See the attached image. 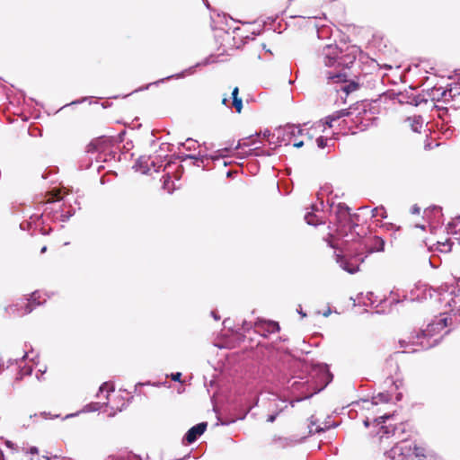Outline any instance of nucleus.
Returning <instances> with one entry per match:
<instances>
[{"label":"nucleus","instance_id":"obj_1","mask_svg":"<svg viewBox=\"0 0 460 460\" xmlns=\"http://www.w3.org/2000/svg\"><path fill=\"white\" fill-rule=\"evenodd\" d=\"M385 242L378 236H369L358 244L354 253L349 252L344 256L337 255V262L341 268L350 274L359 270V266L364 262L368 254L384 251Z\"/></svg>","mask_w":460,"mask_h":460},{"label":"nucleus","instance_id":"obj_2","mask_svg":"<svg viewBox=\"0 0 460 460\" xmlns=\"http://www.w3.org/2000/svg\"><path fill=\"white\" fill-rule=\"evenodd\" d=\"M341 50L336 44H328L323 48L319 54V60L327 68H333V71L326 69L323 72L328 84L346 82L347 75L342 72L344 66Z\"/></svg>","mask_w":460,"mask_h":460},{"label":"nucleus","instance_id":"obj_3","mask_svg":"<svg viewBox=\"0 0 460 460\" xmlns=\"http://www.w3.org/2000/svg\"><path fill=\"white\" fill-rule=\"evenodd\" d=\"M389 460H440L432 452L418 447L413 442L404 440L385 453Z\"/></svg>","mask_w":460,"mask_h":460},{"label":"nucleus","instance_id":"obj_4","mask_svg":"<svg viewBox=\"0 0 460 460\" xmlns=\"http://www.w3.org/2000/svg\"><path fill=\"white\" fill-rule=\"evenodd\" d=\"M277 139L280 144L293 145L295 147H301L304 146L303 140H298L297 137L303 135V130L296 125H286L276 130Z\"/></svg>","mask_w":460,"mask_h":460},{"label":"nucleus","instance_id":"obj_5","mask_svg":"<svg viewBox=\"0 0 460 460\" xmlns=\"http://www.w3.org/2000/svg\"><path fill=\"white\" fill-rule=\"evenodd\" d=\"M448 320L451 321V318L447 316V312H444L432 321V323L428 324L427 328L422 331V336L431 337L440 332L448 326Z\"/></svg>","mask_w":460,"mask_h":460},{"label":"nucleus","instance_id":"obj_6","mask_svg":"<svg viewBox=\"0 0 460 460\" xmlns=\"http://www.w3.org/2000/svg\"><path fill=\"white\" fill-rule=\"evenodd\" d=\"M40 292H34L31 296V299H28V302L25 304L24 309L18 308V305H12L7 308L8 311H10L13 314L22 316L24 314H27L31 313L34 305H40L42 302L40 300Z\"/></svg>","mask_w":460,"mask_h":460},{"label":"nucleus","instance_id":"obj_7","mask_svg":"<svg viewBox=\"0 0 460 460\" xmlns=\"http://www.w3.org/2000/svg\"><path fill=\"white\" fill-rule=\"evenodd\" d=\"M206 429L207 422H200L193 426L187 431L185 435V439L187 440L188 443H193L194 441H196L198 437H199L205 432Z\"/></svg>","mask_w":460,"mask_h":460},{"label":"nucleus","instance_id":"obj_8","mask_svg":"<svg viewBox=\"0 0 460 460\" xmlns=\"http://www.w3.org/2000/svg\"><path fill=\"white\" fill-rule=\"evenodd\" d=\"M447 232L455 237L450 238L447 241V244H443L444 246H448V250L451 249L450 243H453V239L460 240V215L455 217L447 226Z\"/></svg>","mask_w":460,"mask_h":460},{"label":"nucleus","instance_id":"obj_9","mask_svg":"<svg viewBox=\"0 0 460 460\" xmlns=\"http://www.w3.org/2000/svg\"><path fill=\"white\" fill-rule=\"evenodd\" d=\"M454 293H455V288H453V290L450 291L449 293H447V292L441 293L440 294L441 296H440L439 300L441 302H445L446 305L450 307L452 311L457 307V313H459V315H460V305L457 306L458 301L456 299V296H453Z\"/></svg>","mask_w":460,"mask_h":460},{"label":"nucleus","instance_id":"obj_10","mask_svg":"<svg viewBox=\"0 0 460 460\" xmlns=\"http://www.w3.org/2000/svg\"><path fill=\"white\" fill-rule=\"evenodd\" d=\"M150 164V156H140L136 162L134 168L137 171L141 172L142 173H149L151 172Z\"/></svg>","mask_w":460,"mask_h":460},{"label":"nucleus","instance_id":"obj_11","mask_svg":"<svg viewBox=\"0 0 460 460\" xmlns=\"http://www.w3.org/2000/svg\"><path fill=\"white\" fill-rule=\"evenodd\" d=\"M336 217L341 225H345L349 220V208L346 205L339 204L337 206Z\"/></svg>","mask_w":460,"mask_h":460},{"label":"nucleus","instance_id":"obj_12","mask_svg":"<svg viewBox=\"0 0 460 460\" xmlns=\"http://www.w3.org/2000/svg\"><path fill=\"white\" fill-rule=\"evenodd\" d=\"M407 121L409 122L411 128L414 132H420L424 124V119L420 115H414L412 117H410L407 119Z\"/></svg>","mask_w":460,"mask_h":460},{"label":"nucleus","instance_id":"obj_13","mask_svg":"<svg viewBox=\"0 0 460 460\" xmlns=\"http://www.w3.org/2000/svg\"><path fill=\"white\" fill-rule=\"evenodd\" d=\"M107 142H109V140L105 138L95 139L88 146V151L92 152L95 150L96 152H102L105 150Z\"/></svg>","mask_w":460,"mask_h":460},{"label":"nucleus","instance_id":"obj_14","mask_svg":"<svg viewBox=\"0 0 460 460\" xmlns=\"http://www.w3.org/2000/svg\"><path fill=\"white\" fill-rule=\"evenodd\" d=\"M348 115V112L346 111V110H341V111H336L331 115H329L328 117H326L325 119V124L329 127V128H332L333 127V122L340 119L341 118L344 117Z\"/></svg>","mask_w":460,"mask_h":460},{"label":"nucleus","instance_id":"obj_15","mask_svg":"<svg viewBox=\"0 0 460 460\" xmlns=\"http://www.w3.org/2000/svg\"><path fill=\"white\" fill-rule=\"evenodd\" d=\"M107 460H140L137 456L128 453H122L109 456Z\"/></svg>","mask_w":460,"mask_h":460},{"label":"nucleus","instance_id":"obj_16","mask_svg":"<svg viewBox=\"0 0 460 460\" xmlns=\"http://www.w3.org/2000/svg\"><path fill=\"white\" fill-rule=\"evenodd\" d=\"M108 402L100 403V402H92L89 404H86L84 409L83 412H91V411H96L102 409V405H107Z\"/></svg>","mask_w":460,"mask_h":460},{"label":"nucleus","instance_id":"obj_17","mask_svg":"<svg viewBox=\"0 0 460 460\" xmlns=\"http://www.w3.org/2000/svg\"><path fill=\"white\" fill-rule=\"evenodd\" d=\"M305 220L308 225L311 226H317L318 224L322 223L318 217L311 212H308L305 215Z\"/></svg>","mask_w":460,"mask_h":460},{"label":"nucleus","instance_id":"obj_18","mask_svg":"<svg viewBox=\"0 0 460 460\" xmlns=\"http://www.w3.org/2000/svg\"><path fill=\"white\" fill-rule=\"evenodd\" d=\"M390 400V394L387 393H379L376 396L372 398L373 404H378L379 402H387Z\"/></svg>","mask_w":460,"mask_h":460},{"label":"nucleus","instance_id":"obj_19","mask_svg":"<svg viewBox=\"0 0 460 460\" xmlns=\"http://www.w3.org/2000/svg\"><path fill=\"white\" fill-rule=\"evenodd\" d=\"M181 146L187 150H195L199 146V144L196 140L188 138L184 143L181 144Z\"/></svg>","mask_w":460,"mask_h":460},{"label":"nucleus","instance_id":"obj_20","mask_svg":"<svg viewBox=\"0 0 460 460\" xmlns=\"http://www.w3.org/2000/svg\"><path fill=\"white\" fill-rule=\"evenodd\" d=\"M332 140H333L332 138L328 139V138H324L323 137H319L316 139L317 146L319 148H324L325 146H329L328 142L332 141Z\"/></svg>","mask_w":460,"mask_h":460},{"label":"nucleus","instance_id":"obj_21","mask_svg":"<svg viewBox=\"0 0 460 460\" xmlns=\"http://www.w3.org/2000/svg\"><path fill=\"white\" fill-rule=\"evenodd\" d=\"M114 391V386L112 384H110V383H103L101 386H100V389H99V392L100 393H103V392H106L107 394L111 393V392H113Z\"/></svg>","mask_w":460,"mask_h":460},{"label":"nucleus","instance_id":"obj_22","mask_svg":"<svg viewBox=\"0 0 460 460\" xmlns=\"http://www.w3.org/2000/svg\"><path fill=\"white\" fill-rule=\"evenodd\" d=\"M373 217H381L382 218H385V211L384 208H376L372 210Z\"/></svg>","mask_w":460,"mask_h":460},{"label":"nucleus","instance_id":"obj_23","mask_svg":"<svg viewBox=\"0 0 460 460\" xmlns=\"http://www.w3.org/2000/svg\"><path fill=\"white\" fill-rule=\"evenodd\" d=\"M233 105L235 108L236 111L238 113H240L241 111H242V108H243V101H242V99L241 98H234V100H233Z\"/></svg>","mask_w":460,"mask_h":460},{"label":"nucleus","instance_id":"obj_24","mask_svg":"<svg viewBox=\"0 0 460 460\" xmlns=\"http://www.w3.org/2000/svg\"><path fill=\"white\" fill-rule=\"evenodd\" d=\"M390 303H394V304H397L399 303L401 300L399 298V296L397 295V293L395 292V290H392L391 293H390Z\"/></svg>","mask_w":460,"mask_h":460},{"label":"nucleus","instance_id":"obj_25","mask_svg":"<svg viewBox=\"0 0 460 460\" xmlns=\"http://www.w3.org/2000/svg\"><path fill=\"white\" fill-rule=\"evenodd\" d=\"M228 152L227 148L220 149L217 151V155L216 156L211 155L210 158L213 160L217 159L218 157H225L226 156V153Z\"/></svg>","mask_w":460,"mask_h":460},{"label":"nucleus","instance_id":"obj_26","mask_svg":"<svg viewBox=\"0 0 460 460\" xmlns=\"http://www.w3.org/2000/svg\"><path fill=\"white\" fill-rule=\"evenodd\" d=\"M149 166L151 167V172H159V169L161 168L162 164L156 163L155 161L152 160L150 158V164Z\"/></svg>","mask_w":460,"mask_h":460},{"label":"nucleus","instance_id":"obj_27","mask_svg":"<svg viewBox=\"0 0 460 460\" xmlns=\"http://www.w3.org/2000/svg\"><path fill=\"white\" fill-rule=\"evenodd\" d=\"M187 158H190V159H194L196 161H200L201 163H203V160L204 158H208V155H188L185 156L184 159H187Z\"/></svg>","mask_w":460,"mask_h":460},{"label":"nucleus","instance_id":"obj_28","mask_svg":"<svg viewBox=\"0 0 460 460\" xmlns=\"http://www.w3.org/2000/svg\"><path fill=\"white\" fill-rule=\"evenodd\" d=\"M356 89V85L354 84H349L341 87V90L349 93L350 91Z\"/></svg>","mask_w":460,"mask_h":460},{"label":"nucleus","instance_id":"obj_29","mask_svg":"<svg viewBox=\"0 0 460 460\" xmlns=\"http://www.w3.org/2000/svg\"><path fill=\"white\" fill-rule=\"evenodd\" d=\"M320 371L323 373V375H324V378H325V379H328V381H327V382H330V381H331V376H330V374H329V372H328V370H327L326 367H325V366H322V367H320Z\"/></svg>","mask_w":460,"mask_h":460},{"label":"nucleus","instance_id":"obj_30","mask_svg":"<svg viewBox=\"0 0 460 460\" xmlns=\"http://www.w3.org/2000/svg\"><path fill=\"white\" fill-rule=\"evenodd\" d=\"M389 418H390V415L385 414V415H383V416H380V417L376 418L375 420V421L377 422V424H382V423H385V420L387 419H389Z\"/></svg>","mask_w":460,"mask_h":460},{"label":"nucleus","instance_id":"obj_31","mask_svg":"<svg viewBox=\"0 0 460 460\" xmlns=\"http://www.w3.org/2000/svg\"><path fill=\"white\" fill-rule=\"evenodd\" d=\"M314 423L312 421L311 422V426L309 427L310 428V433H318V432H321V431L323 430V429L320 428V427H315L314 429Z\"/></svg>","mask_w":460,"mask_h":460},{"label":"nucleus","instance_id":"obj_32","mask_svg":"<svg viewBox=\"0 0 460 460\" xmlns=\"http://www.w3.org/2000/svg\"><path fill=\"white\" fill-rule=\"evenodd\" d=\"M373 297H374V294L371 292L367 295V298L369 301V303L367 305H374L376 300H374Z\"/></svg>","mask_w":460,"mask_h":460},{"label":"nucleus","instance_id":"obj_33","mask_svg":"<svg viewBox=\"0 0 460 460\" xmlns=\"http://www.w3.org/2000/svg\"><path fill=\"white\" fill-rule=\"evenodd\" d=\"M270 330H271L272 332H274V331H279V324H278L277 323H275V322H271V323H270Z\"/></svg>","mask_w":460,"mask_h":460},{"label":"nucleus","instance_id":"obj_34","mask_svg":"<svg viewBox=\"0 0 460 460\" xmlns=\"http://www.w3.org/2000/svg\"><path fill=\"white\" fill-rule=\"evenodd\" d=\"M181 374L180 372L172 374V379L173 381H180L181 380Z\"/></svg>","mask_w":460,"mask_h":460},{"label":"nucleus","instance_id":"obj_35","mask_svg":"<svg viewBox=\"0 0 460 460\" xmlns=\"http://www.w3.org/2000/svg\"><path fill=\"white\" fill-rule=\"evenodd\" d=\"M19 363V359L18 358H10L8 361H7V367H9L10 366L13 365V364H18Z\"/></svg>","mask_w":460,"mask_h":460},{"label":"nucleus","instance_id":"obj_36","mask_svg":"<svg viewBox=\"0 0 460 460\" xmlns=\"http://www.w3.org/2000/svg\"><path fill=\"white\" fill-rule=\"evenodd\" d=\"M28 452L31 455H37L39 453V449L36 447H31Z\"/></svg>","mask_w":460,"mask_h":460},{"label":"nucleus","instance_id":"obj_37","mask_svg":"<svg viewBox=\"0 0 460 460\" xmlns=\"http://www.w3.org/2000/svg\"><path fill=\"white\" fill-rule=\"evenodd\" d=\"M238 93H239L238 87H234L233 92H232L233 100H234V98H239L238 97Z\"/></svg>","mask_w":460,"mask_h":460},{"label":"nucleus","instance_id":"obj_38","mask_svg":"<svg viewBox=\"0 0 460 460\" xmlns=\"http://www.w3.org/2000/svg\"><path fill=\"white\" fill-rule=\"evenodd\" d=\"M323 127H324V124L323 122L319 121L318 123H316L314 126V130L322 129Z\"/></svg>","mask_w":460,"mask_h":460},{"label":"nucleus","instance_id":"obj_39","mask_svg":"<svg viewBox=\"0 0 460 460\" xmlns=\"http://www.w3.org/2000/svg\"><path fill=\"white\" fill-rule=\"evenodd\" d=\"M420 208L417 206V205H414L412 208H411V213L412 214H419L420 213Z\"/></svg>","mask_w":460,"mask_h":460},{"label":"nucleus","instance_id":"obj_40","mask_svg":"<svg viewBox=\"0 0 460 460\" xmlns=\"http://www.w3.org/2000/svg\"><path fill=\"white\" fill-rule=\"evenodd\" d=\"M276 414H270L268 416L267 421L268 422H273L276 420Z\"/></svg>","mask_w":460,"mask_h":460},{"label":"nucleus","instance_id":"obj_41","mask_svg":"<svg viewBox=\"0 0 460 460\" xmlns=\"http://www.w3.org/2000/svg\"><path fill=\"white\" fill-rule=\"evenodd\" d=\"M383 429V433L384 434H389L390 433V430H389V427L387 426H382L381 428Z\"/></svg>","mask_w":460,"mask_h":460},{"label":"nucleus","instance_id":"obj_42","mask_svg":"<svg viewBox=\"0 0 460 460\" xmlns=\"http://www.w3.org/2000/svg\"><path fill=\"white\" fill-rule=\"evenodd\" d=\"M31 373V367H29L28 369L24 370V374L25 375H30Z\"/></svg>","mask_w":460,"mask_h":460},{"label":"nucleus","instance_id":"obj_43","mask_svg":"<svg viewBox=\"0 0 460 460\" xmlns=\"http://www.w3.org/2000/svg\"><path fill=\"white\" fill-rule=\"evenodd\" d=\"M394 386H395V388H396V389H399V387H400V385H401L402 384H401V383H400V384H398V381H395V382H394Z\"/></svg>","mask_w":460,"mask_h":460},{"label":"nucleus","instance_id":"obj_44","mask_svg":"<svg viewBox=\"0 0 460 460\" xmlns=\"http://www.w3.org/2000/svg\"><path fill=\"white\" fill-rule=\"evenodd\" d=\"M211 314H212L213 317H214L216 320H218V319H219V316H217V315L215 314V312H212Z\"/></svg>","mask_w":460,"mask_h":460},{"label":"nucleus","instance_id":"obj_45","mask_svg":"<svg viewBox=\"0 0 460 460\" xmlns=\"http://www.w3.org/2000/svg\"><path fill=\"white\" fill-rule=\"evenodd\" d=\"M401 399H402V394H400V393H399V394L396 395V400H397V401H400Z\"/></svg>","mask_w":460,"mask_h":460},{"label":"nucleus","instance_id":"obj_46","mask_svg":"<svg viewBox=\"0 0 460 460\" xmlns=\"http://www.w3.org/2000/svg\"><path fill=\"white\" fill-rule=\"evenodd\" d=\"M40 415L44 418H47L49 414L46 411H43L40 413Z\"/></svg>","mask_w":460,"mask_h":460},{"label":"nucleus","instance_id":"obj_47","mask_svg":"<svg viewBox=\"0 0 460 460\" xmlns=\"http://www.w3.org/2000/svg\"><path fill=\"white\" fill-rule=\"evenodd\" d=\"M75 415H77V413H75V414H67V415L66 416V419L71 418V417L75 416Z\"/></svg>","mask_w":460,"mask_h":460},{"label":"nucleus","instance_id":"obj_48","mask_svg":"<svg viewBox=\"0 0 460 460\" xmlns=\"http://www.w3.org/2000/svg\"><path fill=\"white\" fill-rule=\"evenodd\" d=\"M364 425L366 427H368L369 426V420H364Z\"/></svg>","mask_w":460,"mask_h":460},{"label":"nucleus","instance_id":"obj_49","mask_svg":"<svg viewBox=\"0 0 460 460\" xmlns=\"http://www.w3.org/2000/svg\"><path fill=\"white\" fill-rule=\"evenodd\" d=\"M164 80H165V79H161V80H158V81H156V82H155V83H153V84H158L159 83L164 82Z\"/></svg>","mask_w":460,"mask_h":460},{"label":"nucleus","instance_id":"obj_50","mask_svg":"<svg viewBox=\"0 0 460 460\" xmlns=\"http://www.w3.org/2000/svg\"><path fill=\"white\" fill-rule=\"evenodd\" d=\"M46 251H47V247H46V246H44V247H42V248H41V251H40V252H41V253H43V252H45Z\"/></svg>","mask_w":460,"mask_h":460},{"label":"nucleus","instance_id":"obj_51","mask_svg":"<svg viewBox=\"0 0 460 460\" xmlns=\"http://www.w3.org/2000/svg\"><path fill=\"white\" fill-rule=\"evenodd\" d=\"M330 313H331V311H330V310H328L327 312H325V313L323 314V315H324L325 317H327V316L330 314Z\"/></svg>","mask_w":460,"mask_h":460},{"label":"nucleus","instance_id":"obj_52","mask_svg":"<svg viewBox=\"0 0 460 460\" xmlns=\"http://www.w3.org/2000/svg\"><path fill=\"white\" fill-rule=\"evenodd\" d=\"M4 364H0V373L4 370Z\"/></svg>","mask_w":460,"mask_h":460},{"label":"nucleus","instance_id":"obj_53","mask_svg":"<svg viewBox=\"0 0 460 460\" xmlns=\"http://www.w3.org/2000/svg\"><path fill=\"white\" fill-rule=\"evenodd\" d=\"M226 102H227V99H226V97H225V98H223L222 102H223L224 104H226Z\"/></svg>","mask_w":460,"mask_h":460},{"label":"nucleus","instance_id":"obj_54","mask_svg":"<svg viewBox=\"0 0 460 460\" xmlns=\"http://www.w3.org/2000/svg\"><path fill=\"white\" fill-rule=\"evenodd\" d=\"M433 209H434V210H437V211H439V210H440V208H438V207H433Z\"/></svg>","mask_w":460,"mask_h":460},{"label":"nucleus","instance_id":"obj_55","mask_svg":"<svg viewBox=\"0 0 460 460\" xmlns=\"http://www.w3.org/2000/svg\"><path fill=\"white\" fill-rule=\"evenodd\" d=\"M298 313H299L303 317H304V316H305V313H303V311H298Z\"/></svg>","mask_w":460,"mask_h":460},{"label":"nucleus","instance_id":"obj_56","mask_svg":"<svg viewBox=\"0 0 460 460\" xmlns=\"http://www.w3.org/2000/svg\"><path fill=\"white\" fill-rule=\"evenodd\" d=\"M241 146H242V145L239 143V144L236 146L235 149H239V148L241 147Z\"/></svg>","mask_w":460,"mask_h":460},{"label":"nucleus","instance_id":"obj_57","mask_svg":"<svg viewBox=\"0 0 460 460\" xmlns=\"http://www.w3.org/2000/svg\"><path fill=\"white\" fill-rule=\"evenodd\" d=\"M27 356H28V355H27V353H25V354L22 356V359H24L25 358H27Z\"/></svg>","mask_w":460,"mask_h":460},{"label":"nucleus","instance_id":"obj_58","mask_svg":"<svg viewBox=\"0 0 460 460\" xmlns=\"http://www.w3.org/2000/svg\"><path fill=\"white\" fill-rule=\"evenodd\" d=\"M267 136H269V131H266V132L264 133V137H267Z\"/></svg>","mask_w":460,"mask_h":460},{"label":"nucleus","instance_id":"obj_59","mask_svg":"<svg viewBox=\"0 0 460 460\" xmlns=\"http://www.w3.org/2000/svg\"><path fill=\"white\" fill-rule=\"evenodd\" d=\"M174 75H171V76H167L165 79H170L172 77H173Z\"/></svg>","mask_w":460,"mask_h":460},{"label":"nucleus","instance_id":"obj_60","mask_svg":"<svg viewBox=\"0 0 460 460\" xmlns=\"http://www.w3.org/2000/svg\"><path fill=\"white\" fill-rule=\"evenodd\" d=\"M32 417H37V414H34V415H31L30 418L31 419Z\"/></svg>","mask_w":460,"mask_h":460}]
</instances>
